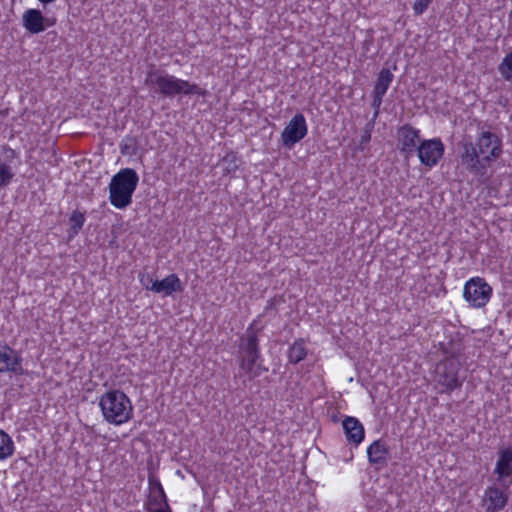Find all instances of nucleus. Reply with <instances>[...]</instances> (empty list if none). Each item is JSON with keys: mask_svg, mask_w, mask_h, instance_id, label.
<instances>
[{"mask_svg": "<svg viewBox=\"0 0 512 512\" xmlns=\"http://www.w3.org/2000/svg\"><path fill=\"white\" fill-rule=\"evenodd\" d=\"M393 79L394 75L392 74L390 69L382 68L378 74L373 92L385 95Z\"/></svg>", "mask_w": 512, "mask_h": 512, "instance_id": "19", "label": "nucleus"}, {"mask_svg": "<svg viewBox=\"0 0 512 512\" xmlns=\"http://www.w3.org/2000/svg\"><path fill=\"white\" fill-rule=\"evenodd\" d=\"M44 20L41 11L37 9H28L23 14V26L32 34H38L45 30Z\"/></svg>", "mask_w": 512, "mask_h": 512, "instance_id": "16", "label": "nucleus"}, {"mask_svg": "<svg viewBox=\"0 0 512 512\" xmlns=\"http://www.w3.org/2000/svg\"><path fill=\"white\" fill-rule=\"evenodd\" d=\"M373 127H374L373 123L366 124L363 134L361 135V139H360L359 146H358V148L361 151L364 150L365 145L368 144L369 141L371 140V132H372Z\"/></svg>", "mask_w": 512, "mask_h": 512, "instance_id": "29", "label": "nucleus"}, {"mask_svg": "<svg viewBox=\"0 0 512 512\" xmlns=\"http://www.w3.org/2000/svg\"><path fill=\"white\" fill-rule=\"evenodd\" d=\"M342 427L349 443L358 446L364 439L365 430L361 422L352 416H346L342 421Z\"/></svg>", "mask_w": 512, "mask_h": 512, "instance_id": "14", "label": "nucleus"}, {"mask_svg": "<svg viewBox=\"0 0 512 512\" xmlns=\"http://www.w3.org/2000/svg\"><path fill=\"white\" fill-rule=\"evenodd\" d=\"M181 82L182 79L154 69L148 71L145 78V85L151 86L155 93L167 98H173L182 93Z\"/></svg>", "mask_w": 512, "mask_h": 512, "instance_id": "5", "label": "nucleus"}, {"mask_svg": "<svg viewBox=\"0 0 512 512\" xmlns=\"http://www.w3.org/2000/svg\"><path fill=\"white\" fill-rule=\"evenodd\" d=\"M497 70L504 81L512 84V51L505 55Z\"/></svg>", "mask_w": 512, "mask_h": 512, "instance_id": "21", "label": "nucleus"}, {"mask_svg": "<svg viewBox=\"0 0 512 512\" xmlns=\"http://www.w3.org/2000/svg\"><path fill=\"white\" fill-rule=\"evenodd\" d=\"M258 332L259 330L254 328V324H251L239 339L240 368L245 371L249 379L260 375L259 367L255 368L256 362L260 358Z\"/></svg>", "mask_w": 512, "mask_h": 512, "instance_id": "4", "label": "nucleus"}, {"mask_svg": "<svg viewBox=\"0 0 512 512\" xmlns=\"http://www.w3.org/2000/svg\"><path fill=\"white\" fill-rule=\"evenodd\" d=\"M504 488L491 486L485 491L484 501L486 503L487 512H498L502 510L507 502L508 495L503 490Z\"/></svg>", "mask_w": 512, "mask_h": 512, "instance_id": "13", "label": "nucleus"}, {"mask_svg": "<svg viewBox=\"0 0 512 512\" xmlns=\"http://www.w3.org/2000/svg\"><path fill=\"white\" fill-rule=\"evenodd\" d=\"M491 295L492 287L483 278H471L464 285L463 297L471 307H484L489 302Z\"/></svg>", "mask_w": 512, "mask_h": 512, "instance_id": "7", "label": "nucleus"}, {"mask_svg": "<svg viewBox=\"0 0 512 512\" xmlns=\"http://www.w3.org/2000/svg\"><path fill=\"white\" fill-rule=\"evenodd\" d=\"M308 132L305 117L302 113L293 116L281 133V141L284 147L292 148L301 141Z\"/></svg>", "mask_w": 512, "mask_h": 512, "instance_id": "8", "label": "nucleus"}, {"mask_svg": "<svg viewBox=\"0 0 512 512\" xmlns=\"http://www.w3.org/2000/svg\"><path fill=\"white\" fill-rule=\"evenodd\" d=\"M146 510L148 512H172L170 507H167V508L160 507V508H157L155 510H152L151 508L147 507Z\"/></svg>", "mask_w": 512, "mask_h": 512, "instance_id": "34", "label": "nucleus"}, {"mask_svg": "<svg viewBox=\"0 0 512 512\" xmlns=\"http://www.w3.org/2000/svg\"><path fill=\"white\" fill-rule=\"evenodd\" d=\"M502 154V141L494 133L483 131L476 142H460L461 166L477 178H487L491 163Z\"/></svg>", "mask_w": 512, "mask_h": 512, "instance_id": "1", "label": "nucleus"}, {"mask_svg": "<svg viewBox=\"0 0 512 512\" xmlns=\"http://www.w3.org/2000/svg\"><path fill=\"white\" fill-rule=\"evenodd\" d=\"M493 474L497 475V483L504 489L512 485V444L498 451Z\"/></svg>", "mask_w": 512, "mask_h": 512, "instance_id": "9", "label": "nucleus"}, {"mask_svg": "<svg viewBox=\"0 0 512 512\" xmlns=\"http://www.w3.org/2000/svg\"><path fill=\"white\" fill-rule=\"evenodd\" d=\"M180 84H181V90H182L181 94H185V95L195 94V95L204 97L207 93V91L205 89H202L197 84L190 83L186 80L182 79V82Z\"/></svg>", "mask_w": 512, "mask_h": 512, "instance_id": "25", "label": "nucleus"}, {"mask_svg": "<svg viewBox=\"0 0 512 512\" xmlns=\"http://www.w3.org/2000/svg\"><path fill=\"white\" fill-rule=\"evenodd\" d=\"M99 405L104 419L110 424H124L133 416L131 401L120 390H111L104 393L100 397Z\"/></svg>", "mask_w": 512, "mask_h": 512, "instance_id": "2", "label": "nucleus"}, {"mask_svg": "<svg viewBox=\"0 0 512 512\" xmlns=\"http://www.w3.org/2000/svg\"><path fill=\"white\" fill-rule=\"evenodd\" d=\"M149 274H141L140 275V283L147 289L151 291V286L155 282Z\"/></svg>", "mask_w": 512, "mask_h": 512, "instance_id": "32", "label": "nucleus"}, {"mask_svg": "<svg viewBox=\"0 0 512 512\" xmlns=\"http://www.w3.org/2000/svg\"><path fill=\"white\" fill-rule=\"evenodd\" d=\"M14 444L11 437L4 431H0V460L12 455Z\"/></svg>", "mask_w": 512, "mask_h": 512, "instance_id": "22", "label": "nucleus"}, {"mask_svg": "<svg viewBox=\"0 0 512 512\" xmlns=\"http://www.w3.org/2000/svg\"><path fill=\"white\" fill-rule=\"evenodd\" d=\"M139 176L132 168L117 172L109 184L110 203L118 209H125L132 203V196L137 188Z\"/></svg>", "mask_w": 512, "mask_h": 512, "instance_id": "3", "label": "nucleus"}, {"mask_svg": "<svg viewBox=\"0 0 512 512\" xmlns=\"http://www.w3.org/2000/svg\"><path fill=\"white\" fill-rule=\"evenodd\" d=\"M120 151L123 155H135L137 153V140L133 136H126L120 143Z\"/></svg>", "mask_w": 512, "mask_h": 512, "instance_id": "23", "label": "nucleus"}, {"mask_svg": "<svg viewBox=\"0 0 512 512\" xmlns=\"http://www.w3.org/2000/svg\"><path fill=\"white\" fill-rule=\"evenodd\" d=\"M384 94L373 92L372 107L374 108V118L379 114V109L383 101Z\"/></svg>", "mask_w": 512, "mask_h": 512, "instance_id": "31", "label": "nucleus"}, {"mask_svg": "<svg viewBox=\"0 0 512 512\" xmlns=\"http://www.w3.org/2000/svg\"><path fill=\"white\" fill-rule=\"evenodd\" d=\"M441 347L443 353L446 355L445 359L460 361L464 352V346L460 340H450L447 343H442Z\"/></svg>", "mask_w": 512, "mask_h": 512, "instance_id": "18", "label": "nucleus"}, {"mask_svg": "<svg viewBox=\"0 0 512 512\" xmlns=\"http://www.w3.org/2000/svg\"><path fill=\"white\" fill-rule=\"evenodd\" d=\"M419 132V130L415 129L410 124H405L398 129V148L401 152L405 153L406 157L413 155L417 150Z\"/></svg>", "mask_w": 512, "mask_h": 512, "instance_id": "12", "label": "nucleus"}, {"mask_svg": "<svg viewBox=\"0 0 512 512\" xmlns=\"http://www.w3.org/2000/svg\"><path fill=\"white\" fill-rule=\"evenodd\" d=\"M14 177L11 167L5 163H0V188L7 186Z\"/></svg>", "mask_w": 512, "mask_h": 512, "instance_id": "27", "label": "nucleus"}, {"mask_svg": "<svg viewBox=\"0 0 512 512\" xmlns=\"http://www.w3.org/2000/svg\"><path fill=\"white\" fill-rule=\"evenodd\" d=\"M151 291L168 296L173 292L182 291L181 281L176 274H170L163 280L155 281L151 286Z\"/></svg>", "mask_w": 512, "mask_h": 512, "instance_id": "15", "label": "nucleus"}, {"mask_svg": "<svg viewBox=\"0 0 512 512\" xmlns=\"http://www.w3.org/2000/svg\"><path fill=\"white\" fill-rule=\"evenodd\" d=\"M237 162L238 161H237V157L235 154L231 153V154L226 155L222 160V164L225 166L224 170L227 173L236 171L238 169Z\"/></svg>", "mask_w": 512, "mask_h": 512, "instance_id": "28", "label": "nucleus"}, {"mask_svg": "<svg viewBox=\"0 0 512 512\" xmlns=\"http://www.w3.org/2000/svg\"><path fill=\"white\" fill-rule=\"evenodd\" d=\"M149 503L158 506V508H167L169 507L166 494L162 485H159L158 491H153L149 497Z\"/></svg>", "mask_w": 512, "mask_h": 512, "instance_id": "24", "label": "nucleus"}, {"mask_svg": "<svg viewBox=\"0 0 512 512\" xmlns=\"http://www.w3.org/2000/svg\"><path fill=\"white\" fill-rule=\"evenodd\" d=\"M22 361L20 352L14 350L5 342L0 341V373L24 374Z\"/></svg>", "mask_w": 512, "mask_h": 512, "instance_id": "10", "label": "nucleus"}, {"mask_svg": "<svg viewBox=\"0 0 512 512\" xmlns=\"http://www.w3.org/2000/svg\"><path fill=\"white\" fill-rule=\"evenodd\" d=\"M307 355V349L303 339L296 340L288 350V359L292 364H297L304 360Z\"/></svg>", "mask_w": 512, "mask_h": 512, "instance_id": "20", "label": "nucleus"}, {"mask_svg": "<svg viewBox=\"0 0 512 512\" xmlns=\"http://www.w3.org/2000/svg\"><path fill=\"white\" fill-rule=\"evenodd\" d=\"M460 361L443 359L435 368V381L442 387L441 393H451L462 385L458 372Z\"/></svg>", "mask_w": 512, "mask_h": 512, "instance_id": "6", "label": "nucleus"}, {"mask_svg": "<svg viewBox=\"0 0 512 512\" xmlns=\"http://www.w3.org/2000/svg\"><path fill=\"white\" fill-rule=\"evenodd\" d=\"M4 149L8 152L7 158H14L16 156V153L13 149L9 147H5Z\"/></svg>", "mask_w": 512, "mask_h": 512, "instance_id": "35", "label": "nucleus"}, {"mask_svg": "<svg viewBox=\"0 0 512 512\" xmlns=\"http://www.w3.org/2000/svg\"><path fill=\"white\" fill-rule=\"evenodd\" d=\"M148 481H149L151 493L153 491H158V487H159V485H161L160 481L155 476H149Z\"/></svg>", "mask_w": 512, "mask_h": 512, "instance_id": "33", "label": "nucleus"}, {"mask_svg": "<svg viewBox=\"0 0 512 512\" xmlns=\"http://www.w3.org/2000/svg\"><path fill=\"white\" fill-rule=\"evenodd\" d=\"M69 222L71 224V230L73 231V234H78L84 225L85 216L79 211H74L69 218Z\"/></svg>", "mask_w": 512, "mask_h": 512, "instance_id": "26", "label": "nucleus"}, {"mask_svg": "<svg viewBox=\"0 0 512 512\" xmlns=\"http://www.w3.org/2000/svg\"><path fill=\"white\" fill-rule=\"evenodd\" d=\"M272 307H273V302H272V301H270V302H269V304H268V306L266 307V309H270V308H272Z\"/></svg>", "mask_w": 512, "mask_h": 512, "instance_id": "36", "label": "nucleus"}, {"mask_svg": "<svg viewBox=\"0 0 512 512\" xmlns=\"http://www.w3.org/2000/svg\"><path fill=\"white\" fill-rule=\"evenodd\" d=\"M420 162L428 167L435 166L444 154V145L440 139L424 140L417 148Z\"/></svg>", "mask_w": 512, "mask_h": 512, "instance_id": "11", "label": "nucleus"}, {"mask_svg": "<svg viewBox=\"0 0 512 512\" xmlns=\"http://www.w3.org/2000/svg\"><path fill=\"white\" fill-rule=\"evenodd\" d=\"M368 460L371 464H386L389 455V449L386 443L381 440H375L367 449Z\"/></svg>", "mask_w": 512, "mask_h": 512, "instance_id": "17", "label": "nucleus"}, {"mask_svg": "<svg viewBox=\"0 0 512 512\" xmlns=\"http://www.w3.org/2000/svg\"><path fill=\"white\" fill-rule=\"evenodd\" d=\"M432 0H415L413 5L414 14L419 16L422 15L428 8Z\"/></svg>", "mask_w": 512, "mask_h": 512, "instance_id": "30", "label": "nucleus"}]
</instances>
